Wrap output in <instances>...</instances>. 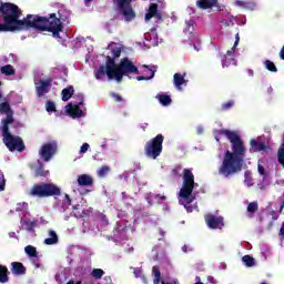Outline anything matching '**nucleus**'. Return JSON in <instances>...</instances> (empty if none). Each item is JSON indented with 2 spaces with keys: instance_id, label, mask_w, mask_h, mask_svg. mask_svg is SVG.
<instances>
[{
  "instance_id": "obj_40",
  "label": "nucleus",
  "mask_w": 284,
  "mask_h": 284,
  "mask_svg": "<svg viewBox=\"0 0 284 284\" xmlns=\"http://www.w3.org/2000/svg\"><path fill=\"white\" fill-rule=\"evenodd\" d=\"M234 108V100H230L227 102H224L221 106L222 112H227V110H232Z\"/></svg>"
},
{
  "instance_id": "obj_42",
  "label": "nucleus",
  "mask_w": 284,
  "mask_h": 284,
  "mask_svg": "<svg viewBox=\"0 0 284 284\" xmlns=\"http://www.w3.org/2000/svg\"><path fill=\"white\" fill-rule=\"evenodd\" d=\"M6 190V176L3 175V172L0 171V192H3Z\"/></svg>"
},
{
  "instance_id": "obj_57",
  "label": "nucleus",
  "mask_w": 284,
  "mask_h": 284,
  "mask_svg": "<svg viewBox=\"0 0 284 284\" xmlns=\"http://www.w3.org/2000/svg\"><path fill=\"white\" fill-rule=\"evenodd\" d=\"M270 214L271 216H273V219L275 220L278 219V216H276V211H271Z\"/></svg>"
},
{
  "instance_id": "obj_24",
  "label": "nucleus",
  "mask_w": 284,
  "mask_h": 284,
  "mask_svg": "<svg viewBox=\"0 0 284 284\" xmlns=\"http://www.w3.org/2000/svg\"><path fill=\"white\" fill-rule=\"evenodd\" d=\"M186 73H175L173 75V83L178 90H181V85H186L187 80H185Z\"/></svg>"
},
{
  "instance_id": "obj_56",
  "label": "nucleus",
  "mask_w": 284,
  "mask_h": 284,
  "mask_svg": "<svg viewBox=\"0 0 284 284\" xmlns=\"http://www.w3.org/2000/svg\"><path fill=\"white\" fill-rule=\"evenodd\" d=\"M104 281H106V283H109V284H112V277H110V276H105Z\"/></svg>"
},
{
  "instance_id": "obj_49",
  "label": "nucleus",
  "mask_w": 284,
  "mask_h": 284,
  "mask_svg": "<svg viewBox=\"0 0 284 284\" xmlns=\"http://www.w3.org/2000/svg\"><path fill=\"white\" fill-rule=\"evenodd\" d=\"M64 201L68 205H72V199H70V195L69 194H65L64 195Z\"/></svg>"
},
{
  "instance_id": "obj_54",
  "label": "nucleus",
  "mask_w": 284,
  "mask_h": 284,
  "mask_svg": "<svg viewBox=\"0 0 284 284\" xmlns=\"http://www.w3.org/2000/svg\"><path fill=\"white\" fill-rule=\"evenodd\" d=\"M246 73H247L250 77H254V70H252V69H247V70H246Z\"/></svg>"
},
{
  "instance_id": "obj_37",
  "label": "nucleus",
  "mask_w": 284,
  "mask_h": 284,
  "mask_svg": "<svg viewBox=\"0 0 284 284\" xmlns=\"http://www.w3.org/2000/svg\"><path fill=\"white\" fill-rule=\"evenodd\" d=\"M150 75L144 77V75H138L136 81H150L151 79H154V74L156 70L149 69Z\"/></svg>"
},
{
  "instance_id": "obj_19",
  "label": "nucleus",
  "mask_w": 284,
  "mask_h": 284,
  "mask_svg": "<svg viewBox=\"0 0 284 284\" xmlns=\"http://www.w3.org/2000/svg\"><path fill=\"white\" fill-rule=\"evenodd\" d=\"M153 17H156V19H162L161 13H159V4L151 3L149 7V11L145 14V21H150Z\"/></svg>"
},
{
  "instance_id": "obj_16",
  "label": "nucleus",
  "mask_w": 284,
  "mask_h": 284,
  "mask_svg": "<svg viewBox=\"0 0 284 284\" xmlns=\"http://www.w3.org/2000/svg\"><path fill=\"white\" fill-rule=\"evenodd\" d=\"M196 7L200 8V10H210V8H217L219 0H197Z\"/></svg>"
},
{
  "instance_id": "obj_6",
  "label": "nucleus",
  "mask_w": 284,
  "mask_h": 284,
  "mask_svg": "<svg viewBox=\"0 0 284 284\" xmlns=\"http://www.w3.org/2000/svg\"><path fill=\"white\" fill-rule=\"evenodd\" d=\"M130 74H140L139 67L130 60V58H122L116 64V71H115V81L118 83H121L123 81V77H130Z\"/></svg>"
},
{
  "instance_id": "obj_55",
  "label": "nucleus",
  "mask_w": 284,
  "mask_h": 284,
  "mask_svg": "<svg viewBox=\"0 0 284 284\" xmlns=\"http://www.w3.org/2000/svg\"><path fill=\"white\" fill-rule=\"evenodd\" d=\"M9 236H10V239H19V237H17V233H14V232H10Z\"/></svg>"
},
{
  "instance_id": "obj_5",
  "label": "nucleus",
  "mask_w": 284,
  "mask_h": 284,
  "mask_svg": "<svg viewBox=\"0 0 284 284\" xmlns=\"http://www.w3.org/2000/svg\"><path fill=\"white\" fill-rule=\"evenodd\" d=\"M2 141L8 148L9 152H23L26 150V144L23 143V139L21 136H14L10 133V125L2 126Z\"/></svg>"
},
{
  "instance_id": "obj_1",
  "label": "nucleus",
  "mask_w": 284,
  "mask_h": 284,
  "mask_svg": "<svg viewBox=\"0 0 284 284\" xmlns=\"http://www.w3.org/2000/svg\"><path fill=\"white\" fill-rule=\"evenodd\" d=\"M23 12L19 6L12 2L0 1V32H21L22 30H39L40 32H51L54 39L61 38L63 32V22L57 13L49 17L39 14H27L21 20Z\"/></svg>"
},
{
  "instance_id": "obj_30",
  "label": "nucleus",
  "mask_w": 284,
  "mask_h": 284,
  "mask_svg": "<svg viewBox=\"0 0 284 284\" xmlns=\"http://www.w3.org/2000/svg\"><path fill=\"white\" fill-rule=\"evenodd\" d=\"M10 278L8 277V267L0 265V283H8Z\"/></svg>"
},
{
  "instance_id": "obj_12",
  "label": "nucleus",
  "mask_w": 284,
  "mask_h": 284,
  "mask_svg": "<svg viewBox=\"0 0 284 284\" xmlns=\"http://www.w3.org/2000/svg\"><path fill=\"white\" fill-rule=\"evenodd\" d=\"M52 78H48L47 80H39L36 82V92L38 97H45L48 92H50V88H52Z\"/></svg>"
},
{
  "instance_id": "obj_47",
  "label": "nucleus",
  "mask_w": 284,
  "mask_h": 284,
  "mask_svg": "<svg viewBox=\"0 0 284 284\" xmlns=\"http://www.w3.org/2000/svg\"><path fill=\"white\" fill-rule=\"evenodd\" d=\"M88 150H90V144L83 143L80 148V154H85V152H88Z\"/></svg>"
},
{
  "instance_id": "obj_14",
  "label": "nucleus",
  "mask_w": 284,
  "mask_h": 284,
  "mask_svg": "<svg viewBox=\"0 0 284 284\" xmlns=\"http://www.w3.org/2000/svg\"><path fill=\"white\" fill-rule=\"evenodd\" d=\"M104 67L106 68L108 79L110 81H112V79H115V77H116V63L114 62V58L108 55Z\"/></svg>"
},
{
  "instance_id": "obj_32",
  "label": "nucleus",
  "mask_w": 284,
  "mask_h": 284,
  "mask_svg": "<svg viewBox=\"0 0 284 284\" xmlns=\"http://www.w3.org/2000/svg\"><path fill=\"white\" fill-rule=\"evenodd\" d=\"M277 163L282 165L284 170V142L281 144V146L277 150Z\"/></svg>"
},
{
  "instance_id": "obj_27",
  "label": "nucleus",
  "mask_w": 284,
  "mask_h": 284,
  "mask_svg": "<svg viewBox=\"0 0 284 284\" xmlns=\"http://www.w3.org/2000/svg\"><path fill=\"white\" fill-rule=\"evenodd\" d=\"M49 236L51 237L44 240L45 245H57V243H59V236L57 235V232L50 230Z\"/></svg>"
},
{
  "instance_id": "obj_28",
  "label": "nucleus",
  "mask_w": 284,
  "mask_h": 284,
  "mask_svg": "<svg viewBox=\"0 0 284 284\" xmlns=\"http://www.w3.org/2000/svg\"><path fill=\"white\" fill-rule=\"evenodd\" d=\"M0 72L6 77H13V74H17V70H14L11 64H6L1 67Z\"/></svg>"
},
{
  "instance_id": "obj_31",
  "label": "nucleus",
  "mask_w": 284,
  "mask_h": 284,
  "mask_svg": "<svg viewBox=\"0 0 284 284\" xmlns=\"http://www.w3.org/2000/svg\"><path fill=\"white\" fill-rule=\"evenodd\" d=\"M105 74H108V68L105 65H100V68L95 71V79L101 81Z\"/></svg>"
},
{
  "instance_id": "obj_15",
  "label": "nucleus",
  "mask_w": 284,
  "mask_h": 284,
  "mask_svg": "<svg viewBox=\"0 0 284 284\" xmlns=\"http://www.w3.org/2000/svg\"><path fill=\"white\" fill-rule=\"evenodd\" d=\"M24 252L29 258H33L34 267L39 270V267H41V263H39V252H37V247L32 245H27L24 247Z\"/></svg>"
},
{
  "instance_id": "obj_29",
  "label": "nucleus",
  "mask_w": 284,
  "mask_h": 284,
  "mask_svg": "<svg viewBox=\"0 0 284 284\" xmlns=\"http://www.w3.org/2000/svg\"><path fill=\"white\" fill-rule=\"evenodd\" d=\"M158 101H160L161 105L168 106L172 104V98L168 94H158Z\"/></svg>"
},
{
  "instance_id": "obj_48",
  "label": "nucleus",
  "mask_w": 284,
  "mask_h": 284,
  "mask_svg": "<svg viewBox=\"0 0 284 284\" xmlns=\"http://www.w3.org/2000/svg\"><path fill=\"white\" fill-rule=\"evenodd\" d=\"M141 274H143V271H141V268H135L134 270L135 278H139L141 276Z\"/></svg>"
},
{
  "instance_id": "obj_61",
  "label": "nucleus",
  "mask_w": 284,
  "mask_h": 284,
  "mask_svg": "<svg viewBox=\"0 0 284 284\" xmlns=\"http://www.w3.org/2000/svg\"><path fill=\"white\" fill-rule=\"evenodd\" d=\"M67 284H74V281H69Z\"/></svg>"
},
{
  "instance_id": "obj_58",
  "label": "nucleus",
  "mask_w": 284,
  "mask_h": 284,
  "mask_svg": "<svg viewBox=\"0 0 284 284\" xmlns=\"http://www.w3.org/2000/svg\"><path fill=\"white\" fill-rule=\"evenodd\" d=\"M182 252H184L185 254H187V245L182 246Z\"/></svg>"
},
{
  "instance_id": "obj_34",
  "label": "nucleus",
  "mask_w": 284,
  "mask_h": 284,
  "mask_svg": "<svg viewBox=\"0 0 284 284\" xmlns=\"http://www.w3.org/2000/svg\"><path fill=\"white\" fill-rule=\"evenodd\" d=\"M264 68L268 70V72H278V68H276V64H274L272 60H265Z\"/></svg>"
},
{
  "instance_id": "obj_7",
  "label": "nucleus",
  "mask_w": 284,
  "mask_h": 284,
  "mask_svg": "<svg viewBox=\"0 0 284 284\" xmlns=\"http://www.w3.org/2000/svg\"><path fill=\"white\" fill-rule=\"evenodd\" d=\"M163 141H165V136L163 134H158L156 138H152L144 145V154L148 159L156 160L161 156L163 152Z\"/></svg>"
},
{
  "instance_id": "obj_11",
  "label": "nucleus",
  "mask_w": 284,
  "mask_h": 284,
  "mask_svg": "<svg viewBox=\"0 0 284 284\" xmlns=\"http://www.w3.org/2000/svg\"><path fill=\"white\" fill-rule=\"evenodd\" d=\"M204 221L210 230H223V227H225L223 216L209 213L204 216Z\"/></svg>"
},
{
  "instance_id": "obj_33",
  "label": "nucleus",
  "mask_w": 284,
  "mask_h": 284,
  "mask_svg": "<svg viewBox=\"0 0 284 284\" xmlns=\"http://www.w3.org/2000/svg\"><path fill=\"white\" fill-rule=\"evenodd\" d=\"M110 166L109 165H102L99 170H98V172H97V174H98V176L100 178V179H105V176H108V174H110Z\"/></svg>"
},
{
  "instance_id": "obj_59",
  "label": "nucleus",
  "mask_w": 284,
  "mask_h": 284,
  "mask_svg": "<svg viewBox=\"0 0 284 284\" xmlns=\"http://www.w3.org/2000/svg\"><path fill=\"white\" fill-rule=\"evenodd\" d=\"M186 212H192V206H187Z\"/></svg>"
},
{
  "instance_id": "obj_17",
  "label": "nucleus",
  "mask_w": 284,
  "mask_h": 284,
  "mask_svg": "<svg viewBox=\"0 0 284 284\" xmlns=\"http://www.w3.org/2000/svg\"><path fill=\"white\" fill-rule=\"evenodd\" d=\"M41 176L43 179H48V176H50V171L45 170V165L43 164V162L38 160V168L34 169V178L39 179Z\"/></svg>"
},
{
  "instance_id": "obj_51",
  "label": "nucleus",
  "mask_w": 284,
  "mask_h": 284,
  "mask_svg": "<svg viewBox=\"0 0 284 284\" xmlns=\"http://www.w3.org/2000/svg\"><path fill=\"white\" fill-rule=\"evenodd\" d=\"M62 211L65 212V210H68L70 207V205L67 204V202H62Z\"/></svg>"
},
{
  "instance_id": "obj_23",
  "label": "nucleus",
  "mask_w": 284,
  "mask_h": 284,
  "mask_svg": "<svg viewBox=\"0 0 284 284\" xmlns=\"http://www.w3.org/2000/svg\"><path fill=\"white\" fill-rule=\"evenodd\" d=\"M250 152H263L264 150H267V145H265V142L256 141V140H251L250 141Z\"/></svg>"
},
{
  "instance_id": "obj_3",
  "label": "nucleus",
  "mask_w": 284,
  "mask_h": 284,
  "mask_svg": "<svg viewBox=\"0 0 284 284\" xmlns=\"http://www.w3.org/2000/svg\"><path fill=\"white\" fill-rule=\"evenodd\" d=\"M30 196L38 199H48L50 196H61V187L54 183H39L34 184L30 190Z\"/></svg>"
},
{
  "instance_id": "obj_52",
  "label": "nucleus",
  "mask_w": 284,
  "mask_h": 284,
  "mask_svg": "<svg viewBox=\"0 0 284 284\" xmlns=\"http://www.w3.org/2000/svg\"><path fill=\"white\" fill-rule=\"evenodd\" d=\"M239 41H241V38L239 37V33L235 36V42H234V48L239 45Z\"/></svg>"
},
{
  "instance_id": "obj_26",
  "label": "nucleus",
  "mask_w": 284,
  "mask_h": 284,
  "mask_svg": "<svg viewBox=\"0 0 284 284\" xmlns=\"http://www.w3.org/2000/svg\"><path fill=\"white\" fill-rule=\"evenodd\" d=\"M74 95V87L69 85L62 90V101H70Z\"/></svg>"
},
{
  "instance_id": "obj_18",
  "label": "nucleus",
  "mask_w": 284,
  "mask_h": 284,
  "mask_svg": "<svg viewBox=\"0 0 284 284\" xmlns=\"http://www.w3.org/2000/svg\"><path fill=\"white\" fill-rule=\"evenodd\" d=\"M78 185L80 187H90V185H94V179L88 174H81L78 176Z\"/></svg>"
},
{
  "instance_id": "obj_45",
  "label": "nucleus",
  "mask_w": 284,
  "mask_h": 284,
  "mask_svg": "<svg viewBox=\"0 0 284 284\" xmlns=\"http://www.w3.org/2000/svg\"><path fill=\"white\" fill-rule=\"evenodd\" d=\"M111 97L114 99L115 103H121V101H123V98L119 93L112 92Z\"/></svg>"
},
{
  "instance_id": "obj_8",
  "label": "nucleus",
  "mask_w": 284,
  "mask_h": 284,
  "mask_svg": "<svg viewBox=\"0 0 284 284\" xmlns=\"http://www.w3.org/2000/svg\"><path fill=\"white\" fill-rule=\"evenodd\" d=\"M134 0H116L118 12L123 17L126 23L136 19V11L132 8Z\"/></svg>"
},
{
  "instance_id": "obj_41",
  "label": "nucleus",
  "mask_w": 284,
  "mask_h": 284,
  "mask_svg": "<svg viewBox=\"0 0 284 284\" xmlns=\"http://www.w3.org/2000/svg\"><path fill=\"white\" fill-rule=\"evenodd\" d=\"M45 110H47V112H57V104H54V102L49 100L45 103Z\"/></svg>"
},
{
  "instance_id": "obj_50",
  "label": "nucleus",
  "mask_w": 284,
  "mask_h": 284,
  "mask_svg": "<svg viewBox=\"0 0 284 284\" xmlns=\"http://www.w3.org/2000/svg\"><path fill=\"white\" fill-rule=\"evenodd\" d=\"M155 199H160V201H166L168 197L165 195L156 194Z\"/></svg>"
},
{
  "instance_id": "obj_36",
  "label": "nucleus",
  "mask_w": 284,
  "mask_h": 284,
  "mask_svg": "<svg viewBox=\"0 0 284 284\" xmlns=\"http://www.w3.org/2000/svg\"><path fill=\"white\" fill-rule=\"evenodd\" d=\"M244 183L245 185H247V187H252V185H254V180L252 179V172L245 171Z\"/></svg>"
},
{
  "instance_id": "obj_46",
  "label": "nucleus",
  "mask_w": 284,
  "mask_h": 284,
  "mask_svg": "<svg viewBox=\"0 0 284 284\" xmlns=\"http://www.w3.org/2000/svg\"><path fill=\"white\" fill-rule=\"evenodd\" d=\"M257 172L261 176H265V166H263V164H261V162H258V164H257Z\"/></svg>"
},
{
  "instance_id": "obj_9",
  "label": "nucleus",
  "mask_w": 284,
  "mask_h": 284,
  "mask_svg": "<svg viewBox=\"0 0 284 284\" xmlns=\"http://www.w3.org/2000/svg\"><path fill=\"white\" fill-rule=\"evenodd\" d=\"M3 99V102L0 103V114H6V119L2 120V126L11 125L14 123V111L10 106L8 99L3 98V93L0 91V101Z\"/></svg>"
},
{
  "instance_id": "obj_35",
  "label": "nucleus",
  "mask_w": 284,
  "mask_h": 284,
  "mask_svg": "<svg viewBox=\"0 0 284 284\" xmlns=\"http://www.w3.org/2000/svg\"><path fill=\"white\" fill-rule=\"evenodd\" d=\"M246 212H248V214H256V212H258V202H250Z\"/></svg>"
},
{
  "instance_id": "obj_64",
  "label": "nucleus",
  "mask_w": 284,
  "mask_h": 284,
  "mask_svg": "<svg viewBox=\"0 0 284 284\" xmlns=\"http://www.w3.org/2000/svg\"><path fill=\"white\" fill-rule=\"evenodd\" d=\"M143 132H145V126H143Z\"/></svg>"
},
{
  "instance_id": "obj_39",
  "label": "nucleus",
  "mask_w": 284,
  "mask_h": 284,
  "mask_svg": "<svg viewBox=\"0 0 284 284\" xmlns=\"http://www.w3.org/2000/svg\"><path fill=\"white\" fill-rule=\"evenodd\" d=\"M103 274H105V272L101 268H93L91 272V276L97 280L103 278Z\"/></svg>"
},
{
  "instance_id": "obj_62",
  "label": "nucleus",
  "mask_w": 284,
  "mask_h": 284,
  "mask_svg": "<svg viewBox=\"0 0 284 284\" xmlns=\"http://www.w3.org/2000/svg\"><path fill=\"white\" fill-rule=\"evenodd\" d=\"M122 199H125V192L122 193Z\"/></svg>"
},
{
  "instance_id": "obj_2",
  "label": "nucleus",
  "mask_w": 284,
  "mask_h": 284,
  "mask_svg": "<svg viewBox=\"0 0 284 284\" xmlns=\"http://www.w3.org/2000/svg\"><path fill=\"white\" fill-rule=\"evenodd\" d=\"M215 141L219 143V136H226L231 143V149L226 150L222 164L219 168V174L227 179L229 176H234L243 170L245 163V154H247V149L245 148V142L241 139V135L236 131H231L227 129H220L214 132Z\"/></svg>"
},
{
  "instance_id": "obj_44",
  "label": "nucleus",
  "mask_w": 284,
  "mask_h": 284,
  "mask_svg": "<svg viewBox=\"0 0 284 284\" xmlns=\"http://www.w3.org/2000/svg\"><path fill=\"white\" fill-rule=\"evenodd\" d=\"M181 170H182L181 165H178L174 169H172L171 171L172 176H175V178L181 176Z\"/></svg>"
},
{
  "instance_id": "obj_4",
  "label": "nucleus",
  "mask_w": 284,
  "mask_h": 284,
  "mask_svg": "<svg viewBox=\"0 0 284 284\" xmlns=\"http://www.w3.org/2000/svg\"><path fill=\"white\" fill-rule=\"evenodd\" d=\"M195 185L196 183H194V173H192V171L189 169H184L183 184L182 189L180 190V196L181 199H184L187 205H190V203H192L196 199L194 195H192Z\"/></svg>"
},
{
  "instance_id": "obj_38",
  "label": "nucleus",
  "mask_w": 284,
  "mask_h": 284,
  "mask_svg": "<svg viewBox=\"0 0 284 284\" xmlns=\"http://www.w3.org/2000/svg\"><path fill=\"white\" fill-rule=\"evenodd\" d=\"M242 261L246 265V267H254V257L250 255H244L242 257Z\"/></svg>"
},
{
  "instance_id": "obj_43",
  "label": "nucleus",
  "mask_w": 284,
  "mask_h": 284,
  "mask_svg": "<svg viewBox=\"0 0 284 284\" xmlns=\"http://www.w3.org/2000/svg\"><path fill=\"white\" fill-rule=\"evenodd\" d=\"M113 59H119L121 57V48L115 47L111 50Z\"/></svg>"
},
{
  "instance_id": "obj_60",
  "label": "nucleus",
  "mask_w": 284,
  "mask_h": 284,
  "mask_svg": "<svg viewBox=\"0 0 284 284\" xmlns=\"http://www.w3.org/2000/svg\"><path fill=\"white\" fill-rule=\"evenodd\" d=\"M72 210H79V205H73Z\"/></svg>"
},
{
  "instance_id": "obj_63",
  "label": "nucleus",
  "mask_w": 284,
  "mask_h": 284,
  "mask_svg": "<svg viewBox=\"0 0 284 284\" xmlns=\"http://www.w3.org/2000/svg\"><path fill=\"white\" fill-rule=\"evenodd\" d=\"M144 68H146V70L149 69L148 72H149V74H150V68H148V65H144Z\"/></svg>"
},
{
  "instance_id": "obj_20",
  "label": "nucleus",
  "mask_w": 284,
  "mask_h": 284,
  "mask_svg": "<svg viewBox=\"0 0 284 284\" xmlns=\"http://www.w3.org/2000/svg\"><path fill=\"white\" fill-rule=\"evenodd\" d=\"M234 48L236 47H233L231 50L226 52V55L222 57V68H229L230 64L236 65V59L232 57V54L234 53ZM227 57L231 58L227 59Z\"/></svg>"
},
{
  "instance_id": "obj_25",
  "label": "nucleus",
  "mask_w": 284,
  "mask_h": 284,
  "mask_svg": "<svg viewBox=\"0 0 284 284\" xmlns=\"http://www.w3.org/2000/svg\"><path fill=\"white\" fill-rule=\"evenodd\" d=\"M152 274L154 276L153 278V284H159V283H162V284H172L170 282H165V281H161V270H159V266H153L152 267Z\"/></svg>"
},
{
  "instance_id": "obj_13",
  "label": "nucleus",
  "mask_w": 284,
  "mask_h": 284,
  "mask_svg": "<svg viewBox=\"0 0 284 284\" xmlns=\"http://www.w3.org/2000/svg\"><path fill=\"white\" fill-rule=\"evenodd\" d=\"M81 105H83V101L79 102V104L69 103L65 106L67 114H69L71 119H81V116H83V110H81Z\"/></svg>"
},
{
  "instance_id": "obj_21",
  "label": "nucleus",
  "mask_w": 284,
  "mask_h": 284,
  "mask_svg": "<svg viewBox=\"0 0 284 284\" xmlns=\"http://www.w3.org/2000/svg\"><path fill=\"white\" fill-rule=\"evenodd\" d=\"M11 272L16 276H23L28 270L23 266V263L21 262H12L11 263Z\"/></svg>"
},
{
  "instance_id": "obj_22",
  "label": "nucleus",
  "mask_w": 284,
  "mask_h": 284,
  "mask_svg": "<svg viewBox=\"0 0 284 284\" xmlns=\"http://www.w3.org/2000/svg\"><path fill=\"white\" fill-rule=\"evenodd\" d=\"M234 4L237 6L239 8H243V10L254 11L257 8L256 2L252 0H248V1L235 0Z\"/></svg>"
},
{
  "instance_id": "obj_10",
  "label": "nucleus",
  "mask_w": 284,
  "mask_h": 284,
  "mask_svg": "<svg viewBox=\"0 0 284 284\" xmlns=\"http://www.w3.org/2000/svg\"><path fill=\"white\" fill-rule=\"evenodd\" d=\"M58 150H59V145L57 144V141H51L42 144L39 151V155L41 156L42 161L48 163V161H51L52 156L57 154Z\"/></svg>"
},
{
  "instance_id": "obj_53",
  "label": "nucleus",
  "mask_w": 284,
  "mask_h": 284,
  "mask_svg": "<svg viewBox=\"0 0 284 284\" xmlns=\"http://www.w3.org/2000/svg\"><path fill=\"white\" fill-rule=\"evenodd\" d=\"M26 225H27L28 227H34V222H32V221H27V222H26Z\"/></svg>"
}]
</instances>
